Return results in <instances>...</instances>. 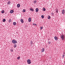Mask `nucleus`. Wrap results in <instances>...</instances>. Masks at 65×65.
<instances>
[{"label":"nucleus","mask_w":65,"mask_h":65,"mask_svg":"<svg viewBox=\"0 0 65 65\" xmlns=\"http://www.w3.org/2000/svg\"><path fill=\"white\" fill-rule=\"evenodd\" d=\"M60 37L61 39L62 40H64L65 39V36L63 35H60Z\"/></svg>","instance_id":"f257e3e1"},{"label":"nucleus","mask_w":65,"mask_h":65,"mask_svg":"<svg viewBox=\"0 0 65 65\" xmlns=\"http://www.w3.org/2000/svg\"><path fill=\"white\" fill-rule=\"evenodd\" d=\"M27 62L28 64H30L31 63V60L29 59H28L27 60Z\"/></svg>","instance_id":"f03ea898"},{"label":"nucleus","mask_w":65,"mask_h":65,"mask_svg":"<svg viewBox=\"0 0 65 65\" xmlns=\"http://www.w3.org/2000/svg\"><path fill=\"white\" fill-rule=\"evenodd\" d=\"M12 42L13 43H17V41L16 40H13L12 41Z\"/></svg>","instance_id":"7ed1b4c3"},{"label":"nucleus","mask_w":65,"mask_h":65,"mask_svg":"<svg viewBox=\"0 0 65 65\" xmlns=\"http://www.w3.org/2000/svg\"><path fill=\"white\" fill-rule=\"evenodd\" d=\"M30 46H32V45H34V44L33 43V42L32 41H30Z\"/></svg>","instance_id":"20e7f679"},{"label":"nucleus","mask_w":65,"mask_h":65,"mask_svg":"<svg viewBox=\"0 0 65 65\" xmlns=\"http://www.w3.org/2000/svg\"><path fill=\"white\" fill-rule=\"evenodd\" d=\"M42 53H43L44 52V48H42L41 50Z\"/></svg>","instance_id":"39448f33"},{"label":"nucleus","mask_w":65,"mask_h":65,"mask_svg":"<svg viewBox=\"0 0 65 65\" xmlns=\"http://www.w3.org/2000/svg\"><path fill=\"white\" fill-rule=\"evenodd\" d=\"M20 22H21L22 23H23L24 21V20L23 19H21L20 20Z\"/></svg>","instance_id":"423d86ee"},{"label":"nucleus","mask_w":65,"mask_h":65,"mask_svg":"<svg viewBox=\"0 0 65 65\" xmlns=\"http://www.w3.org/2000/svg\"><path fill=\"white\" fill-rule=\"evenodd\" d=\"M64 13H65V10H63L62 11V14H64Z\"/></svg>","instance_id":"0eeeda50"},{"label":"nucleus","mask_w":65,"mask_h":65,"mask_svg":"<svg viewBox=\"0 0 65 65\" xmlns=\"http://www.w3.org/2000/svg\"><path fill=\"white\" fill-rule=\"evenodd\" d=\"M54 38L56 40H58V38H57L56 36L54 37Z\"/></svg>","instance_id":"6e6552de"},{"label":"nucleus","mask_w":65,"mask_h":65,"mask_svg":"<svg viewBox=\"0 0 65 65\" xmlns=\"http://www.w3.org/2000/svg\"><path fill=\"white\" fill-rule=\"evenodd\" d=\"M29 22H30L31 21V18H29L28 19Z\"/></svg>","instance_id":"1a4fd4ad"},{"label":"nucleus","mask_w":65,"mask_h":65,"mask_svg":"<svg viewBox=\"0 0 65 65\" xmlns=\"http://www.w3.org/2000/svg\"><path fill=\"white\" fill-rule=\"evenodd\" d=\"M13 12V10H11L10 11V13H12Z\"/></svg>","instance_id":"9d476101"},{"label":"nucleus","mask_w":65,"mask_h":65,"mask_svg":"<svg viewBox=\"0 0 65 65\" xmlns=\"http://www.w3.org/2000/svg\"><path fill=\"white\" fill-rule=\"evenodd\" d=\"M30 10L31 11H34V10H33V9H32V8H30Z\"/></svg>","instance_id":"9b49d317"},{"label":"nucleus","mask_w":65,"mask_h":65,"mask_svg":"<svg viewBox=\"0 0 65 65\" xmlns=\"http://www.w3.org/2000/svg\"><path fill=\"white\" fill-rule=\"evenodd\" d=\"M17 7H20V4H18L17 5Z\"/></svg>","instance_id":"f8f14e48"},{"label":"nucleus","mask_w":65,"mask_h":65,"mask_svg":"<svg viewBox=\"0 0 65 65\" xmlns=\"http://www.w3.org/2000/svg\"><path fill=\"white\" fill-rule=\"evenodd\" d=\"M36 12H38V8H36Z\"/></svg>","instance_id":"ddd939ff"},{"label":"nucleus","mask_w":65,"mask_h":65,"mask_svg":"<svg viewBox=\"0 0 65 65\" xmlns=\"http://www.w3.org/2000/svg\"><path fill=\"white\" fill-rule=\"evenodd\" d=\"M17 47V44H15L14 46V48H15Z\"/></svg>","instance_id":"4468645a"},{"label":"nucleus","mask_w":65,"mask_h":65,"mask_svg":"<svg viewBox=\"0 0 65 65\" xmlns=\"http://www.w3.org/2000/svg\"><path fill=\"white\" fill-rule=\"evenodd\" d=\"M43 11H45V10H46V9H45V8H43Z\"/></svg>","instance_id":"2eb2a0df"},{"label":"nucleus","mask_w":65,"mask_h":65,"mask_svg":"<svg viewBox=\"0 0 65 65\" xmlns=\"http://www.w3.org/2000/svg\"><path fill=\"white\" fill-rule=\"evenodd\" d=\"M13 24L14 25H15L16 24H17V23H16V22H14L13 23Z\"/></svg>","instance_id":"dca6fc26"},{"label":"nucleus","mask_w":65,"mask_h":65,"mask_svg":"<svg viewBox=\"0 0 65 65\" xmlns=\"http://www.w3.org/2000/svg\"><path fill=\"white\" fill-rule=\"evenodd\" d=\"M10 4V2L9 1L7 3V4H8L9 5V4Z\"/></svg>","instance_id":"f3484780"},{"label":"nucleus","mask_w":65,"mask_h":65,"mask_svg":"<svg viewBox=\"0 0 65 65\" xmlns=\"http://www.w3.org/2000/svg\"><path fill=\"white\" fill-rule=\"evenodd\" d=\"M48 19H51V17H50V16L49 15L48 17Z\"/></svg>","instance_id":"a211bd4d"},{"label":"nucleus","mask_w":65,"mask_h":65,"mask_svg":"<svg viewBox=\"0 0 65 65\" xmlns=\"http://www.w3.org/2000/svg\"><path fill=\"white\" fill-rule=\"evenodd\" d=\"M56 12L57 13H58V9H56Z\"/></svg>","instance_id":"6ab92c4d"},{"label":"nucleus","mask_w":65,"mask_h":65,"mask_svg":"<svg viewBox=\"0 0 65 65\" xmlns=\"http://www.w3.org/2000/svg\"><path fill=\"white\" fill-rule=\"evenodd\" d=\"M22 11L23 12H25L26 11V10L24 9Z\"/></svg>","instance_id":"aec40b11"},{"label":"nucleus","mask_w":65,"mask_h":65,"mask_svg":"<svg viewBox=\"0 0 65 65\" xmlns=\"http://www.w3.org/2000/svg\"><path fill=\"white\" fill-rule=\"evenodd\" d=\"M1 12L2 13H4V10L2 11Z\"/></svg>","instance_id":"412c9836"},{"label":"nucleus","mask_w":65,"mask_h":65,"mask_svg":"<svg viewBox=\"0 0 65 65\" xmlns=\"http://www.w3.org/2000/svg\"><path fill=\"white\" fill-rule=\"evenodd\" d=\"M3 21L4 22H5V21H6V20H5V19H3Z\"/></svg>","instance_id":"4be33fe9"},{"label":"nucleus","mask_w":65,"mask_h":65,"mask_svg":"<svg viewBox=\"0 0 65 65\" xmlns=\"http://www.w3.org/2000/svg\"><path fill=\"white\" fill-rule=\"evenodd\" d=\"M41 17L42 19H43L44 18V16H43V15H42Z\"/></svg>","instance_id":"5701e85b"},{"label":"nucleus","mask_w":65,"mask_h":65,"mask_svg":"<svg viewBox=\"0 0 65 65\" xmlns=\"http://www.w3.org/2000/svg\"><path fill=\"white\" fill-rule=\"evenodd\" d=\"M64 56H65V55H62V58H64Z\"/></svg>","instance_id":"b1692460"},{"label":"nucleus","mask_w":65,"mask_h":65,"mask_svg":"<svg viewBox=\"0 0 65 65\" xmlns=\"http://www.w3.org/2000/svg\"><path fill=\"white\" fill-rule=\"evenodd\" d=\"M37 1H34V3L35 4L36 3Z\"/></svg>","instance_id":"393cba45"},{"label":"nucleus","mask_w":65,"mask_h":65,"mask_svg":"<svg viewBox=\"0 0 65 65\" xmlns=\"http://www.w3.org/2000/svg\"><path fill=\"white\" fill-rule=\"evenodd\" d=\"M51 14H52V15L54 16V13H51Z\"/></svg>","instance_id":"a878e982"},{"label":"nucleus","mask_w":65,"mask_h":65,"mask_svg":"<svg viewBox=\"0 0 65 65\" xmlns=\"http://www.w3.org/2000/svg\"><path fill=\"white\" fill-rule=\"evenodd\" d=\"M11 20L10 19H9V23H10L11 22Z\"/></svg>","instance_id":"bb28decb"},{"label":"nucleus","mask_w":65,"mask_h":65,"mask_svg":"<svg viewBox=\"0 0 65 65\" xmlns=\"http://www.w3.org/2000/svg\"><path fill=\"white\" fill-rule=\"evenodd\" d=\"M33 25H35V26H36L37 25L36 24H35V23H33Z\"/></svg>","instance_id":"cd10ccee"},{"label":"nucleus","mask_w":65,"mask_h":65,"mask_svg":"<svg viewBox=\"0 0 65 65\" xmlns=\"http://www.w3.org/2000/svg\"><path fill=\"white\" fill-rule=\"evenodd\" d=\"M20 59V57H18L17 58V59H18V60H19V59Z\"/></svg>","instance_id":"c85d7f7f"},{"label":"nucleus","mask_w":65,"mask_h":65,"mask_svg":"<svg viewBox=\"0 0 65 65\" xmlns=\"http://www.w3.org/2000/svg\"><path fill=\"white\" fill-rule=\"evenodd\" d=\"M43 28L42 27H41V28H40V29L41 30H42V29H43Z\"/></svg>","instance_id":"c756f323"},{"label":"nucleus","mask_w":65,"mask_h":65,"mask_svg":"<svg viewBox=\"0 0 65 65\" xmlns=\"http://www.w3.org/2000/svg\"><path fill=\"white\" fill-rule=\"evenodd\" d=\"M12 51V52H13V50H12V51Z\"/></svg>","instance_id":"7c9ffc66"}]
</instances>
